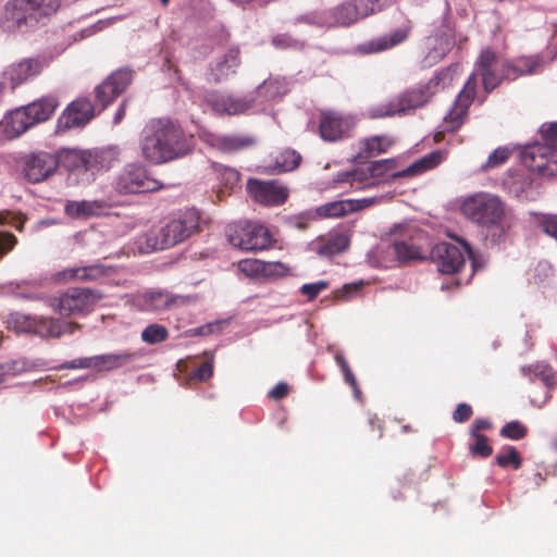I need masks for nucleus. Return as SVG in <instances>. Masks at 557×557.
<instances>
[{"label": "nucleus", "mask_w": 557, "mask_h": 557, "mask_svg": "<svg viewBox=\"0 0 557 557\" xmlns=\"http://www.w3.org/2000/svg\"><path fill=\"white\" fill-rule=\"evenodd\" d=\"M474 437V443L470 445V453L473 456L487 458L493 454V448L488 444V438L485 435H471Z\"/></svg>", "instance_id": "nucleus-46"}, {"label": "nucleus", "mask_w": 557, "mask_h": 557, "mask_svg": "<svg viewBox=\"0 0 557 557\" xmlns=\"http://www.w3.org/2000/svg\"><path fill=\"white\" fill-rule=\"evenodd\" d=\"M543 143L527 145L521 152V161L531 172L543 177L557 175V122L543 124Z\"/></svg>", "instance_id": "nucleus-7"}, {"label": "nucleus", "mask_w": 557, "mask_h": 557, "mask_svg": "<svg viewBox=\"0 0 557 557\" xmlns=\"http://www.w3.org/2000/svg\"><path fill=\"white\" fill-rule=\"evenodd\" d=\"M106 209L107 203L103 200H73L65 203L64 212L72 219H87L100 215Z\"/></svg>", "instance_id": "nucleus-29"}, {"label": "nucleus", "mask_w": 557, "mask_h": 557, "mask_svg": "<svg viewBox=\"0 0 557 557\" xmlns=\"http://www.w3.org/2000/svg\"><path fill=\"white\" fill-rule=\"evenodd\" d=\"M411 29V21L406 20L399 27L395 28L389 34L382 35L367 42L358 45L357 51L362 54H369L388 50L406 41L410 35Z\"/></svg>", "instance_id": "nucleus-22"}, {"label": "nucleus", "mask_w": 557, "mask_h": 557, "mask_svg": "<svg viewBox=\"0 0 557 557\" xmlns=\"http://www.w3.org/2000/svg\"><path fill=\"white\" fill-rule=\"evenodd\" d=\"M355 2L360 20H363L372 14H375V7H372L368 0H350Z\"/></svg>", "instance_id": "nucleus-59"}, {"label": "nucleus", "mask_w": 557, "mask_h": 557, "mask_svg": "<svg viewBox=\"0 0 557 557\" xmlns=\"http://www.w3.org/2000/svg\"><path fill=\"white\" fill-rule=\"evenodd\" d=\"M23 177L30 184L49 180L59 168V159L47 151L26 153L18 161Z\"/></svg>", "instance_id": "nucleus-13"}, {"label": "nucleus", "mask_w": 557, "mask_h": 557, "mask_svg": "<svg viewBox=\"0 0 557 557\" xmlns=\"http://www.w3.org/2000/svg\"><path fill=\"white\" fill-rule=\"evenodd\" d=\"M301 160L302 158L298 151L286 148L274 157L272 170L275 173L290 172L300 165Z\"/></svg>", "instance_id": "nucleus-35"}, {"label": "nucleus", "mask_w": 557, "mask_h": 557, "mask_svg": "<svg viewBox=\"0 0 557 557\" xmlns=\"http://www.w3.org/2000/svg\"><path fill=\"white\" fill-rule=\"evenodd\" d=\"M250 197L258 203L264 206H281L289 195V189L277 181H261L249 178L246 185Z\"/></svg>", "instance_id": "nucleus-16"}, {"label": "nucleus", "mask_w": 557, "mask_h": 557, "mask_svg": "<svg viewBox=\"0 0 557 557\" xmlns=\"http://www.w3.org/2000/svg\"><path fill=\"white\" fill-rule=\"evenodd\" d=\"M453 45V38L445 32H436L425 37L421 44V66L432 67L437 64L450 51Z\"/></svg>", "instance_id": "nucleus-20"}, {"label": "nucleus", "mask_w": 557, "mask_h": 557, "mask_svg": "<svg viewBox=\"0 0 557 557\" xmlns=\"http://www.w3.org/2000/svg\"><path fill=\"white\" fill-rule=\"evenodd\" d=\"M510 156V150L506 147L496 148L487 158L486 162L482 165L483 170L494 169L504 164Z\"/></svg>", "instance_id": "nucleus-47"}, {"label": "nucleus", "mask_w": 557, "mask_h": 557, "mask_svg": "<svg viewBox=\"0 0 557 557\" xmlns=\"http://www.w3.org/2000/svg\"><path fill=\"white\" fill-rule=\"evenodd\" d=\"M213 374V363L210 360L205 361L199 368H197L193 376L201 382L207 381Z\"/></svg>", "instance_id": "nucleus-56"}, {"label": "nucleus", "mask_w": 557, "mask_h": 557, "mask_svg": "<svg viewBox=\"0 0 557 557\" xmlns=\"http://www.w3.org/2000/svg\"><path fill=\"white\" fill-rule=\"evenodd\" d=\"M293 23L330 29L327 9H319L300 14L293 20Z\"/></svg>", "instance_id": "nucleus-38"}, {"label": "nucleus", "mask_w": 557, "mask_h": 557, "mask_svg": "<svg viewBox=\"0 0 557 557\" xmlns=\"http://www.w3.org/2000/svg\"><path fill=\"white\" fill-rule=\"evenodd\" d=\"M272 45L278 49L295 48L298 41L287 34H278L272 38Z\"/></svg>", "instance_id": "nucleus-53"}, {"label": "nucleus", "mask_w": 557, "mask_h": 557, "mask_svg": "<svg viewBox=\"0 0 557 557\" xmlns=\"http://www.w3.org/2000/svg\"><path fill=\"white\" fill-rule=\"evenodd\" d=\"M59 165L69 171L95 172L100 168V154L97 151L81 149H62L55 154Z\"/></svg>", "instance_id": "nucleus-21"}, {"label": "nucleus", "mask_w": 557, "mask_h": 557, "mask_svg": "<svg viewBox=\"0 0 557 557\" xmlns=\"http://www.w3.org/2000/svg\"><path fill=\"white\" fill-rule=\"evenodd\" d=\"M345 382L352 388L355 396L358 398L361 395V391L358 386L355 374L351 369H346L343 371Z\"/></svg>", "instance_id": "nucleus-61"}, {"label": "nucleus", "mask_w": 557, "mask_h": 557, "mask_svg": "<svg viewBox=\"0 0 557 557\" xmlns=\"http://www.w3.org/2000/svg\"><path fill=\"white\" fill-rule=\"evenodd\" d=\"M61 7V0H9L0 26L8 33L28 32L45 24Z\"/></svg>", "instance_id": "nucleus-6"}, {"label": "nucleus", "mask_w": 557, "mask_h": 557, "mask_svg": "<svg viewBox=\"0 0 557 557\" xmlns=\"http://www.w3.org/2000/svg\"><path fill=\"white\" fill-rule=\"evenodd\" d=\"M327 287H329L327 281H318L314 283L304 284L300 287V293H301V295L307 297V299L309 301H311V300L315 299L318 297V295L320 293H322L323 290H325Z\"/></svg>", "instance_id": "nucleus-49"}, {"label": "nucleus", "mask_w": 557, "mask_h": 557, "mask_svg": "<svg viewBox=\"0 0 557 557\" xmlns=\"http://www.w3.org/2000/svg\"><path fill=\"white\" fill-rule=\"evenodd\" d=\"M139 357L136 351H120L92 356V370L96 372H110L124 368Z\"/></svg>", "instance_id": "nucleus-24"}, {"label": "nucleus", "mask_w": 557, "mask_h": 557, "mask_svg": "<svg viewBox=\"0 0 557 557\" xmlns=\"http://www.w3.org/2000/svg\"><path fill=\"white\" fill-rule=\"evenodd\" d=\"M16 242V237L13 234L0 232V258L13 249Z\"/></svg>", "instance_id": "nucleus-57"}, {"label": "nucleus", "mask_w": 557, "mask_h": 557, "mask_svg": "<svg viewBox=\"0 0 557 557\" xmlns=\"http://www.w3.org/2000/svg\"><path fill=\"white\" fill-rule=\"evenodd\" d=\"M334 359L338 367L341 368L342 372L350 368L343 352L337 351L334 356Z\"/></svg>", "instance_id": "nucleus-64"}, {"label": "nucleus", "mask_w": 557, "mask_h": 557, "mask_svg": "<svg viewBox=\"0 0 557 557\" xmlns=\"http://www.w3.org/2000/svg\"><path fill=\"white\" fill-rule=\"evenodd\" d=\"M228 243L243 251H261L269 249L272 244V235L267 226L251 221H238L226 228Z\"/></svg>", "instance_id": "nucleus-9"}, {"label": "nucleus", "mask_w": 557, "mask_h": 557, "mask_svg": "<svg viewBox=\"0 0 557 557\" xmlns=\"http://www.w3.org/2000/svg\"><path fill=\"white\" fill-rule=\"evenodd\" d=\"M114 188L121 195H131L157 191L162 188V184L150 177L143 164L128 163L116 176Z\"/></svg>", "instance_id": "nucleus-11"}, {"label": "nucleus", "mask_w": 557, "mask_h": 557, "mask_svg": "<svg viewBox=\"0 0 557 557\" xmlns=\"http://www.w3.org/2000/svg\"><path fill=\"white\" fill-rule=\"evenodd\" d=\"M288 385L284 382H280L269 392V397L274 400H280L284 398L288 394Z\"/></svg>", "instance_id": "nucleus-60"}, {"label": "nucleus", "mask_w": 557, "mask_h": 557, "mask_svg": "<svg viewBox=\"0 0 557 557\" xmlns=\"http://www.w3.org/2000/svg\"><path fill=\"white\" fill-rule=\"evenodd\" d=\"M110 269L101 263H95L85 267L65 269L58 273L59 280H79L84 282L98 281L106 277Z\"/></svg>", "instance_id": "nucleus-28"}, {"label": "nucleus", "mask_w": 557, "mask_h": 557, "mask_svg": "<svg viewBox=\"0 0 557 557\" xmlns=\"http://www.w3.org/2000/svg\"><path fill=\"white\" fill-rule=\"evenodd\" d=\"M458 243L460 246L446 242H441L433 246L431 258L436 263L441 273H457L465 264V255H467L469 259L473 258L470 245L463 239H458Z\"/></svg>", "instance_id": "nucleus-14"}, {"label": "nucleus", "mask_w": 557, "mask_h": 557, "mask_svg": "<svg viewBox=\"0 0 557 557\" xmlns=\"http://www.w3.org/2000/svg\"><path fill=\"white\" fill-rule=\"evenodd\" d=\"M49 60L44 57L27 58L13 63L2 74V85L9 84L12 89L39 75L48 66Z\"/></svg>", "instance_id": "nucleus-17"}, {"label": "nucleus", "mask_w": 557, "mask_h": 557, "mask_svg": "<svg viewBox=\"0 0 557 557\" xmlns=\"http://www.w3.org/2000/svg\"><path fill=\"white\" fill-rule=\"evenodd\" d=\"M382 252L387 256H393V262L405 263L411 260L422 259V255L420 249L407 242H394L389 243L386 246L382 247Z\"/></svg>", "instance_id": "nucleus-33"}, {"label": "nucleus", "mask_w": 557, "mask_h": 557, "mask_svg": "<svg viewBox=\"0 0 557 557\" xmlns=\"http://www.w3.org/2000/svg\"><path fill=\"white\" fill-rule=\"evenodd\" d=\"M238 269L248 276L263 274L264 261L258 259H245L238 262Z\"/></svg>", "instance_id": "nucleus-48"}, {"label": "nucleus", "mask_w": 557, "mask_h": 557, "mask_svg": "<svg viewBox=\"0 0 557 557\" xmlns=\"http://www.w3.org/2000/svg\"><path fill=\"white\" fill-rule=\"evenodd\" d=\"M58 106L59 101L57 97L49 95L25 106L24 108L34 125H36L50 119Z\"/></svg>", "instance_id": "nucleus-31"}, {"label": "nucleus", "mask_w": 557, "mask_h": 557, "mask_svg": "<svg viewBox=\"0 0 557 557\" xmlns=\"http://www.w3.org/2000/svg\"><path fill=\"white\" fill-rule=\"evenodd\" d=\"M214 170L221 176L225 185H234L239 181V173L231 168L214 164Z\"/></svg>", "instance_id": "nucleus-50"}, {"label": "nucleus", "mask_w": 557, "mask_h": 557, "mask_svg": "<svg viewBox=\"0 0 557 557\" xmlns=\"http://www.w3.org/2000/svg\"><path fill=\"white\" fill-rule=\"evenodd\" d=\"M472 416V408L466 403L459 404L453 412V419L455 422L462 423L470 419Z\"/></svg>", "instance_id": "nucleus-54"}, {"label": "nucleus", "mask_w": 557, "mask_h": 557, "mask_svg": "<svg viewBox=\"0 0 557 557\" xmlns=\"http://www.w3.org/2000/svg\"><path fill=\"white\" fill-rule=\"evenodd\" d=\"M492 428V423L483 418L475 419L470 429V435H481L480 431L488 430Z\"/></svg>", "instance_id": "nucleus-62"}, {"label": "nucleus", "mask_w": 557, "mask_h": 557, "mask_svg": "<svg viewBox=\"0 0 557 557\" xmlns=\"http://www.w3.org/2000/svg\"><path fill=\"white\" fill-rule=\"evenodd\" d=\"M9 325L18 333L34 334L42 338L60 337L63 334H72L78 324L61 321L52 318L12 313L8 319Z\"/></svg>", "instance_id": "nucleus-10"}, {"label": "nucleus", "mask_w": 557, "mask_h": 557, "mask_svg": "<svg viewBox=\"0 0 557 557\" xmlns=\"http://www.w3.org/2000/svg\"><path fill=\"white\" fill-rule=\"evenodd\" d=\"M330 28L349 27L360 21L355 2L343 1L327 9Z\"/></svg>", "instance_id": "nucleus-26"}, {"label": "nucleus", "mask_w": 557, "mask_h": 557, "mask_svg": "<svg viewBox=\"0 0 557 557\" xmlns=\"http://www.w3.org/2000/svg\"><path fill=\"white\" fill-rule=\"evenodd\" d=\"M442 161L443 153L440 150L432 151L403 171H395V159L376 160L369 164L366 172H355L352 174V181L372 178V182L368 183L367 186H377L380 184L392 183L400 177L411 176L431 170L437 166Z\"/></svg>", "instance_id": "nucleus-8"}, {"label": "nucleus", "mask_w": 557, "mask_h": 557, "mask_svg": "<svg viewBox=\"0 0 557 557\" xmlns=\"http://www.w3.org/2000/svg\"><path fill=\"white\" fill-rule=\"evenodd\" d=\"M355 210L352 200L331 201L319 206L315 212L321 218H341Z\"/></svg>", "instance_id": "nucleus-37"}, {"label": "nucleus", "mask_w": 557, "mask_h": 557, "mask_svg": "<svg viewBox=\"0 0 557 557\" xmlns=\"http://www.w3.org/2000/svg\"><path fill=\"white\" fill-rule=\"evenodd\" d=\"M101 298L102 295L96 289L71 287L53 299L52 307L61 315L85 314L91 311Z\"/></svg>", "instance_id": "nucleus-12"}, {"label": "nucleus", "mask_w": 557, "mask_h": 557, "mask_svg": "<svg viewBox=\"0 0 557 557\" xmlns=\"http://www.w3.org/2000/svg\"><path fill=\"white\" fill-rule=\"evenodd\" d=\"M392 144V140L383 135L367 138L363 140L361 151L356 156V160L360 161L386 152Z\"/></svg>", "instance_id": "nucleus-36"}, {"label": "nucleus", "mask_w": 557, "mask_h": 557, "mask_svg": "<svg viewBox=\"0 0 557 557\" xmlns=\"http://www.w3.org/2000/svg\"><path fill=\"white\" fill-rule=\"evenodd\" d=\"M461 212L470 221L483 226L493 243L505 240L509 228L505 221V203L496 195L478 193L466 198Z\"/></svg>", "instance_id": "nucleus-5"}, {"label": "nucleus", "mask_w": 557, "mask_h": 557, "mask_svg": "<svg viewBox=\"0 0 557 557\" xmlns=\"http://www.w3.org/2000/svg\"><path fill=\"white\" fill-rule=\"evenodd\" d=\"M201 214L196 208H186L169 216L164 223L149 230L138 239L143 252L163 250L178 245L200 232Z\"/></svg>", "instance_id": "nucleus-3"}, {"label": "nucleus", "mask_w": 557, "mask_h": 557, "mask_svg": "<svg viewBox=\"0 0 557 557\" xmlns=\"http://www.w3.org/2000/svg\"><path fill=\"white\" fill-rule=\"evenodd\" d=\"M520 371L521 374L528 377L531 382L540 380L548 388H553L557 385V372L545 362H535L533 364L523 366Z\"/></svg>", "instance_id": "nucleus-32"}, {"label": "nucleus", "mask_w": 557, "mask_h": 557, "mask_svg": "<svg viewBox=\"0 0 557 557\" xmlns=\"http://www.w3.org/2000/svg\"><path fill=\"white\" fill-rule=\"evenodd\" d=\"M37 366L36 362L21 357L2 363L0 370L4 375L16 376L33 371Z\"/></svg>", "instance_id": "nucleus-39"}, {"label": "nucleus", "mask_w": 557, "mask_h": 557, "mask_svg": "<svg viewBox=\"0 0 557 557\" xmlns=\"http://www.w3.org/2000/svg\"><path fill=\"white\" fill-rule=\"evenodd\" d=\"M453 71V66L437 71L426 83L408 88L387 102L370 107L367 112L368 116L371 119H383L394 115H407L417 109L423 108L438 91L440 85L451 82Z\"/></svg>", "instance_id": "nucleus-4"}, {"label": "nucleus", "mask_w": 557, "mask_h": 557, "mask_svg": "<svg viewBox=\"0 0 557 557\" xmlns=\"http://www.w3.org/2000/svg\"><path fill=\"white\" fill-rule=\"evenodd\" d=\"M287 272V268L282 262H264L263 275L265 276H281Z\"/></svg>", "instance_id": "nucleus-58"}, {"label": "nucleus", "mask_w": 557, "mask_h": 557, "mask_svg": "<svg viewBox=\"0 0 557 557\" xmlns=\"http://www.w3.org/2000/svg\"><path fill=\"white\" fill-rule=\"evenodd\" d=\"M209 106L219 114L236 115L250 110L256 99L252 96L236 97L228 94H211L207 99Z\"/></svg>", "instance_id": "nucleus-23"}, {"label": "nucleus", "mask_w": 557, "mask_h": 557, "mask_svg": "<svg viewBox=\"0 0 557 557\" xmlns=\"http://www.w3.org/2000/svg\"><path fill=\"white\" fill-rule=\"evenodd\" d=\"M355 121L350 115L323 110L319 115V134L324 141L335 143L350 136Z\"/></svg>", "instance_id": "nucleus-15"}, {"label": "nucleus", "mask_w": 557, "mask_h": 557, "mask_svg": "<svg viewBox=\"0 0 557 557\" xmlns=\"http://www.w3.org/2000/svg\"><path fill=\"white\" fill-rule=\"evenodd\" d=\"M349 246V238L343 233H330L324 237L318 238L312 244V249L317 255L324 258H331L345 251Z\"/></svg>", "instance_id": "nucleus-25"}, {"label": "nucleus", "mask_w": 557, "mask_h": 557, "mask_svg": "<svg viewBox=\"0 0 557 557\" xmlns=\"http://www.w3.org/2000/svg\"><path fill=\"white\" fill-rule=\"evenodd\" d=\"M224 149L230 151H238L256 144V139L250 135H228L221 138Z\"/></svg>", "instance_id": "nucleus-43"}, {"label": "nucleus", "mask_w": 557, "mask_h": 557, "mask_svg": "<svg viewBox=\"0 0 557 557\" xmlns=\"http://www.w3.org/2000/svg\"><path fill=\"white\" fill-rule=\"evenodd\" d=\"M174 301L170 293L162 290H151L145 294L146 308L153 311L166 309Z\"/></svg>", "instance_id": "nucleus-40"}, {"label": "nucleus", "mask_w": 557, "mask_h": 557, "mask_svg": "<svg viewBox=\"0 0 557 557\" xmlns=\"http://www.w3.org/2000/svg\"><path fill=\"white\" fill-rule=\"evenodd\" d=\"M531 182L528 180H523L522 175L515 176L510 182H508V187L511 193L516 195L518 198H522L523 194L529 188Z\"/></svg>", "instance_id": "nucleus-51"}, {"label": "nucleus", "mask_w": 557, "mask_h": 557, "mask_svg": "<svg viewBox=\"0 0 557 557\" xmlns=\"http://www.w3.org/2000/svg\"><path fill=\"white\" fill-rule=\"evenodd\" d=\"M495 460L502 468H506L511 465L512 468L517 470L522 466V459L513 446H506L505 453L498 454Z\"/></svg>", "instance_id": "nucleus-44"}, {"label": "nucleus", "mask_w": 557, "mask_h": 557, "mask_svg": "<svg viewBox=\"0 0 557 557\" xmlns=\"http://www.w3.org/2000/svg\"><path fill=\"white\" fill-rule=\"evenodd\" d=\"M133 78L129 69H120L112 73L104 82L99 84L96 91V99L104 110L119 95L125 91Z\"/></svg>", "instance_id": "nucleus-19"}, {"label": "nucleus", "mask_w": 557, "mask_h": 557, "mask_svg": "<svg viewBox=\"0 0 557 557\" xmlns=\"http://www.w3.org/2000/svg\"><path fill=\"white\" fill-rule=\"evenodd\" d=\"M95 116V107L88 98L81 97L72 101L58 119V132L85 126Z\"/></svg>", "instance_id": "nucleus-18"}, {"label": "nucleus", "mask_w": 557, "mask_h": 557, "mask_svg": "<svg viewBox=\"0 0 557 557\" xmlns=\"http://www.w3.org/2000/svg\"><path fill=\"white\" fill-rule=\"evenodd\" d=\"M537 62L531 57H521L508 62V72L511 73V81L519 76L532 74Z\"/></svg>", "instance_id": "nucleus-41"}, {"label": "nucleus", "mask_w": 557, "mask_h": 557, "mask_svg": "<svg viewBox=\"0 0 557 557\" xmlns=\"http://www.w3.org/2000/svg\"><path fill=\"white\" fill-rule=\"evenodd\" d=\"M500 435L505 438L518 441L527 435V428L519 421H510L502 428Z\"/></svg>", "instance_id": "nucleus-45"}, {"label": "nucleus", "mask_w": 557, "mask_h": 557, "mask_svg": "<svg viewBox=\"0 0 557 557\" xmlns=\"http://www.w3.org/2000/svg\"><path fill=\"white\" fill-rule=\"evenodd\" d=\"M58 369H91L92 370V356L76 358L70 361H65L58 367Z\"/></svg>", "instance_id": "nucleus-52"}, {"label": "nucleus", "mask_w": 557, "mask_h": 557, "mask_svg": "<svg viewBox=\"0 0 557 557\" xmlns=\"http://www.w3.org/2000/svg\"><path fill=\"white\" fill-rule=\"evenodd\" d=\"M507 70V61L502 60L488 48L482 50L475 62V71L469 76L454 106L444 117L445 131L455 132L463 124L468 109L475 96L476 75L482 77L484 90L491 92L504 79L511 81V73Z\"/></svg>", "instance_id": "nucleus-2"}, {"label": "nucleus", "mask_w": 557, "mask_h": 557, "mask_svg": "<svg viewBox=\"0 0 557 557\" xmlns=\"http://www.w3.org/2000/svg\"><path fill=\"white\" fill-rule=\"evenodd\" d=\"M2 126L9 137H17L34 126L25 108H18L4 116Z\"/></svg>", "instance_id": "nucleus-30"}, {"label": "nucleus", "mask_w": 557, "mask_h": 557, "mask_svg": "<svg viewBox=\"0 0 557 557\" xmlns=\"http://www.w3.org/2000/svg\"><path fill=\"white\" fill-rule=\"evenodd\" d=\"M543 232L557 239V215H546L541 221Z\"/></svg>", "instance_id": "nucleus-55"}, {"label": "nucleus", "mask_w": 557, "mask_h": 557, "mask_svg": "<svg viewBox=\"0 0 557 557\" xmlns=\"http://www.w3.org/2000/svg\"><path fill=\"white\" fill-rule=\"evenodd\" d=\"M239 63V50L237 48L228 49L211 65V75L213 82L219 83L235 74Z\"/></svg>", "instance_id": "nucleus-27"}, {"label": "nucleus", "mask_w": 557, "mask_h": 557, "mask_svg": "<svg viewBox=\"0 0 557 557\" xmlns=\"http://www.w3.org/2000/svg\"><path fill=\"white\" fill-rule=\"evenodd\" d=\"M140 337L143 342L156 345L168 339L169 331L161 324L152 323L143 330Z\"/></svg>", "instance_id": "nucleus-42"}, {"label": "nucleus", "mask_w": 557, "mask_h": 557, "mask_svg": "<svg viewBox=\"0 0 557 557\" xmlns=\"http://www.w3.org/2000/svg\"><path fill=\"white\" fill-rule=\"evenodd\" d=\"M139 148L144 160L159 165L189 154L194 139L173 121L152 119L140 133Z\"/></svg>", "instance_id": "nucleus-1"}, {"label": "nucleus", "mask_w": 557, "mask_h": 557, "mask_svg": "<svg viewBox=\"0 0 557 557\" xmlns=\"http://www.w3.org/2000/svg\"><path fill=\"white\" fill-rule=\"evenodd\" d=\"M125 111H126V101H123V102L119 106V108H117V110H116V112H115V114H114V117H113V123H114V124H119V123H121V122H122V120H123V119H124V116H125Z\"/></svg>", "instance_id": "nucleus-63"}, {"label": "nucleus", "mask_w": 557, "mask_h": 557, "mask_svg": "<svg viewBox=\"0 0 557 557\" xmlns=\"http://www.w3.org/2000/svg\"><path fill=\"white\" fill-rule=\"evenodd\" d=\"M288 91V84L284 77L270 76L264 79L256 89L258 97L264 100H273L282 97Z\"/></svg>", "instance_id": "nucleus-34"}]
</instances>
